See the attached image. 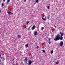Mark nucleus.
Instances as JSON below:
<instances>
[{
  "mask_svg": "<svg viewBox=\"0 0 65 65\" xmlns=\"http://www.w3.org/2000/svg\"><path fill=\"white\" fill-rule=\"evenodd\" d=\"M60 35L59 34H58L57 35H56L55 39H54V40L55 41H57V40H59L60 39Z\"/></svg>",
  "mask_w": 65,
  "mask_h": 65,
  "instance_id": "nucleus-1",
  "label": "nucleus"
},
{
  "mask_svg": "<svg viewBox=\"0 0 65 65\" xmlns=\"http://www.w3.org/2000/svg\"><path fill=\"white\" fill-rule=\"evenodd\" d=\"M32 63V61L31 60H29L28 61L29 65H31V64Z\"/></svg>",
  "mask_w": 65,
  "mask_h": 65,
  "instance_id": "nucleus-2",
  "label": "nucleus"
},
{
  "mask_svg": "<svg viewBox=\"0 0 65 65\" xmlns=\"http://www.w3.org/2000/svg\"><path fill=\"white\" fill-rule=\"evenodd\" d=\"M63 44L64 43H63V42H61L60 44V46H63Z\"/></svg>",
  "mask_w": 65,
  "mask_h": 65,
  "instance_id": "nucleus-3",
  "label": "nucleus"
},
{
  "mask_svg": "<svg viewBox=\"0 0 65 65\" xmlns=\"http://www.w3.org/2000/svg\"><path fill=\"white\" fill-rule=\"evenodd\" d=\"M60 34L61 36H63V35H64V33H61V31H60Z\"/></svg>",
  "mask_w": 65,
  "mask_h": 65,
  "instance_id": "nucleus-4",
  "label": "nucleus"
},
{
  "mask_svg": "<svg viewBox=\"0 0 65 65\" xmlns=\"http://www.w3.org/2000/svg\"><path fill=\"white\" fill-rule=\"evenodd\" d=\"M35 28H36V26L35 25L32 28V30H34V29H35Z\"/></svg>",
  "mask_w": 65,
  "mask_h": 65,
  "instance_id": "nucleus-5",
  "label": "nucleus"
},
{
  "mask_svg": "<svg viewBox=\"0 0 65 65\" xmlns=\"http://www.w3.org/2000/svg\"><path fill=\"white\" fill-rule=\"evenodd\" d=\"M37 31H35L34 32V35H37Z\"/></svg>",
  "mask_w": 65,
  "mask_h": 65,
  "instance_id": "nucleus-6",
  "label": "nucleus"
},
{
  "mask_svg": "<svg viewBox=\"0 0 65 65\" xmlns=\"http://www.w3.org/2000/svg\"><path fill=\"white\" fill-rule=\"evenodd\" d=\"M17 37L18 38H21V36H20V35H18Z\"/></svg>",
  "mask_w": 65,
  "mask_h": 65,
  "instance_id": "nucleus-7",
  "label": "nucleus"
},
{
  "mask_svg": "<svg viewBox=\"0 0 65 65\" xmlns=\"http://www.w3.org/2000/svg\"><path fill=\"white\" fill-rule=\"evenodd\" d=\"M27 60H28V59H27V58L26 57L25 59L24 60V61L25 62H26V61H27Z\"/></svg>",
  "mask_w": 65,
  "mask_h": 65,
  "instance_id": "nucleus-8",
  "label": "nucleus"
},
{
  "mask_svg": "<svg viewBox=\"0 0 65 65\" xmlns=\"http://www.w3.org/2000/svg\"><path fill=\"white\" fill-rule=\"evenodd\" d=\"M62 39H63V37H62V36H61L60 38V37L59 40H60V39L61 40H62Z\"/></svg>",
  "mask_w": 65,
  "mask_h": 65,
  "instance_id": "nucleus-9",
  "label": "nucleus"
},
{
  "mask_svg": "<svg viewBox=\"0 0 65 65\" xmlns=\"http://www.w3.org/2000/svg\"><path fill=\"white\" fill-rule=\"evenodd\" d=\"M54 52V51L53 50H52L51 52V54H53V53Z\"/></svg>",
  "mask_w": 65,
  "mask_h": 65,
  "instance_id": "nucleus-10",
  "label": "nucleus"
},
{
  "mask_svg": "<svg viewBox=\"0 0 65 65\" xmlns=\"http://www.w3.org/2000/svg\"><path fill=\"white\" fill-rule=\"evenodd\" d=\"M4 6V3L3 2L2 5V7H3V6Z\"/></svg>",
  "mask_w": 65,
  "mask_h": 65,
  "instance_id": "nucleus-11",
  "label": "nucleus"
},
{
  "mask_svg": "<svg viewBox=\"0 0 65 65\" xmlns=\"http://www.w3.org/2000/svg\"><path fill=\"white\" fill-rule=\"evenodd\" d=\"M43 29H44V27H43L41 28V30H42V31Z\"/></svg>",
  "mask_w": 65,
  "mask_h": 65,
  "instance_id": "nucleus-12",
  "label": "nucleus"
},
{
  "mask_svg": "<svg viewBox=\"0 0 65 65\" xmlns=\"http://www.w3.org/2000/svg\"><path fill=\"white\" fill-rule=\"evenodd\" d=\"M8 13H9V14H10L11 13V12H8Z\"/></svg>",
  "mask_w": 65,
  "mask_h": 65,
  "instance_id": "nucleus-13",
  "label": "nucleus"
},
{
  "mask_svg": "<svg viewBox=\"0 0 65 65\" xmlns=\"http://www.w3.org/2000/svg\"><path fill=\"white\" fill-rule=\"evenodd\" d=\"M42 19L43 20V21H44V20H46V19H44L43 18H42Z\"/></svg>",
  "mask_w": 65,
  "mask_h": 65,
  "instance_id": "nucleus-14",
  "label": "nucleus"
},
{
  "mask_svg": "<svg viewBox=\"0 0 65 65\" xmlns=\"http://www.w3.org/2000/svg\"><path fill=\"white\" fill-rule=\"evenodd\" d=\"M59 61H57V62L55 63L56 64H59Z\"/></svg>",
  "mask_w": 65,
  "mask_h": 65,
  "instance_id": "nucleus-15",
  "label": "nucleus"
},
{
  "mask_svg": "<svg viewBox=\"0 0 65 65\" xmlns=\"http://www.w3.org/2000/svg\"><path fill=\"white\" fill-rule=\"evenodd\" d=\"M48 42L49 44H50L51 43V42L50 41H49Z\"/></svg>",
  "mask_w": 65,
  "mask_h": 65,
  "instance_id": "nucleus-16",
  "label": "nucleus"
},
{
  "mask_svg": "<svg viewBox=\"0 0 65 65\" xmlns=\"http://www.w3.org/2000/svg\"><path fill=\"white\" fill-rule=\"evenodd\" d=\"M28 44H27L25 45V46L26 47H28Z\"/></svg>",
  "mask_w": 65,
  "mask_h": 65,
  "instance_id": "nucleus-17",
  "label": "nucleus"
},
{
  "mask_svg": "<svg viewBox=\"0 0 65 65\" xmlns=\"http://www.w3.org/2000/svg\"><path fill=\"white\" fill-rule=\"evenodd\" d=\"M39 2V1L38 0H36V3H38Z\"/></svg>",
  "mask_w": 65,
  "mask_h": 65,
  "instance_id": "nucleus-18",
  "label": "nucleus"
},
{
  "mask_svg": "<svg viewBox=\"0 0 65 65\" xmlns=\"http://www.w3.org/2000/svg\"><path fill=\"white\" fill-rule=\"evenodd\" d=\"M10 2V0H8L7 3H9Z\"/></svg>",
  "mask_w": 65,
  "mask_h": 65,
  "instance_id": "nucleus-19",
  "label": "nucleus"
},
{
  "mask_svg": "<svg viewBox=\"0 0 65 65\" xmlns=\"http://www.w3.org/2000/svg\"><path fill=\"white\" fill-rule=\"evenodd\" d=\"M42 51L44 53H45V51L44 50H43Z\"/></svg>",
  "mask_w": 65,
  "mask_h": 65,
  "instance_id": "nucleus-20",
  "label": "nucleus"
},
{
  "mask_svg": "<svg viewBox=\"0 0 65 65\" xmlns=\"http://www.w3.org/2000/svg\"><path fill=\"white\" fill-rule=\"evenodd\" d=\"M5 58L4 57L3 58V61H4V60H5Z\"/></svg>",
  "mask_w": 65,
  "mask_h": 65,
  "instance_id": "nucleus-21",
  "label": "nucleus"
},
{
  "mask_svg": "<svg viewBox=\"0 0 65 65\" xmlns=\"http://www.w3.org/2000/svg\"><path fill=\"white\" fill-rule=\"evenodd\" d=\"M30 27H29L28 29V31H29V30H30Z\"/></svg>",
  "mask_w": 65,
  "mask_h": 65,
  "instance_id": "nucleus-22",
  "label": "nucleus"
},
{
  "mask_svg": "<svg viewBox=\"0 0 65 65\" xmlns=\"http://www.w3.org/2000/svg\"><path fill=\"white\" fill-rule=\"evenodd\" d=\"M47 8L48 9H49L50 8V7L49 6L47 7Z\"/></svg>",
  "mask_w": 65,
  "mask_h": 65,
  "instance_id": "nucleus-23",
  "label": "nucleus"
},
{
  "mask_svg": "<svg viewBox=\"0 0 65 65\" xmlns=\"http://www.w3.org/2000/svg\"><path fill=\"white\" fill-rule=\"evenodd\" d=\"M29 23V22H26V24H28Z\"/></svg>",
  "mask_w": 65,
  "mask_h": 65,
  "instance_id": "nucleus-24",
  "label": "nucleus"
},
{
  "mask_svg": "<svg viewBox=\"0 0 65 65\" xmlns=\"http://www.w3.org/2000/svg\"><path fill=\"white\" fill-rule=\"evenodd\" d=\"M47 18H48V19H49V17H47Z\"/></svg>",
  "mask_w": 65,
  "mask_h": 65,
  "instance_id": "nucleus-25",
  "label": "nucleus"
},
{
  "mask_svg": "<svg viewBox=\"0 0 65 65\" xmlns=\"http://www.w3.org/2000/svg\"><path fill=\"white\" fill-rule=\"evenodd\" d=\"M39 47H38V46H37V48H39Z\"/></svg>",
  "mask_w": 65,
  "mask_h": 65,
  "instance_id": "nucleus-26",
  "label": "nucleus"
},
{
  "mask_svg": "<svg viewBox=\"0 0 65 65\" xmlns=\"http://www.w3.org/2000/svg\"><path fill=\"white\" fill-rule=\"evenodd\" d=\"M49 41H50L51 40V39H49Z\"/></svg>",
  "mask_w": 65,
  "mask_h": 65,
  "instance_id": "nucleus-27",
  "label": "nucleus"
},
{
  "mask_svg": "<svg viewBox=\"0 0 65 65\" xmlns=\"http://www.w3.org/2000/svg\"><path fill=\"white\" fill-rule=\"evenodd\" d=\"M6 0H4V2H5V1H6Z\"/></svg>",
  "mask_w": 65,
  "mask_h": 65,
  "instance_id": "nucleus-28",
  "label": "nucleus"
},
{
  "mask_svg": "<svg viewBox=\"0 0 65 65\" xmlns=\"http://www.w3.org/2000/svg\"><path fill=\"white\" fill-rule=\"evenodd\" d=\"M24 2H26V0H24Z\"/></svg>",
  "mask_w": 65,
  "mask_h": 65,
  "instance_id": "nucleus-29",
  "label": "nucleus"
},
{
  "mask_svg": "<svg viewBox=\"0 0 65 65\" xmlns=\"http://www.w3.org/2000/svg\"><path fill=\"white\" fill-rule=\"evenodd\" d=\"M1 11L0 10V13H1Z\"/></svg>",
  "mask_w": 65,
  "mask_h": 65,
  "instance_id": "nucleus-30",
  "label": "nucleus"
},
{
  "mask_svg": "<svg viewBox=\"0 0 65 65\" xmlns=\"http://www.w3.org/2000/svg\"><path fill=\"white\" fill-rule=\"evenodd\" d=\"M1 55H0V57H1Z\"/></svg>",
  "mask_w": 65,
  "mask_h": 65,
  "instance_id": "nucleus-31",
  "label": "nucleus"
},
{
  "mask_svg": "<svg viewBox=\"0 0 65 65\" xmlns=\"http://www.w3.org/2000/svg\"><path fill=\"white\" fill-rule=\"evenodd\" d=\"M55 28H56V26H55Z\"/></svg>",
  "mask_w": 65,
  "mask_h": 65,
  "instance_id": "nucleus-32",
  "label": "nucleus"
},
{
  "mask_svg": "<svg viewBox=\"0 0 65 65\" xmlns=\"http://www.w3.org/2000/svg\"><path fill=\"white\" fill-rule=\"evenodd\" d=\"M1 34V32H0V34Z\"/></svg>",
  "mask_w": 65,
  "mask_h": 65,
  "instance_id": "nucleus-33",
  "label": "nucleus"
},
{
  "mask_svg": "<svg viewBox=\"0 0 65 65\" xmlns=\"http://www.w3.org/2000/svg\"><path fill=\"white\" fill-rule=\"evenodd\" d=\"M12 14V13L11 14Z\"/></svg>",
  "mask_w": 65,
  "mask_h": 65,
  "instance_id": "nucleus-34",
  "label": "nucleus"
},
{
  "mask_svg": "<svg viewBox=\"0 0 65 65\" xmlns=\"http://www.w3.org/2000/svg\"><path fill=\"white\" fill-rule=\"evenodd\" d=\"M1 58L2 59V57H1Z\"/></svg>",
  "mask_w": 65,
  "mask_h": 65,
  "instance_id": "nucleus-35",
  "label": "nucleus"
},
{
  "mask_svg": "<svg viewBox=\"0 0 65 65\" xmlns=\"http://www.w3.org/2000/svg\"><path fill=\"white\" fill-rule=\"evenodd\" d=\"M16 65H17V64Z\"/></svg>",
  "mask_w": 65,
  "mask_h": 65,
  "instance_id": "nucleus-36",
  "label": "nucleus"
}]
</instances>
